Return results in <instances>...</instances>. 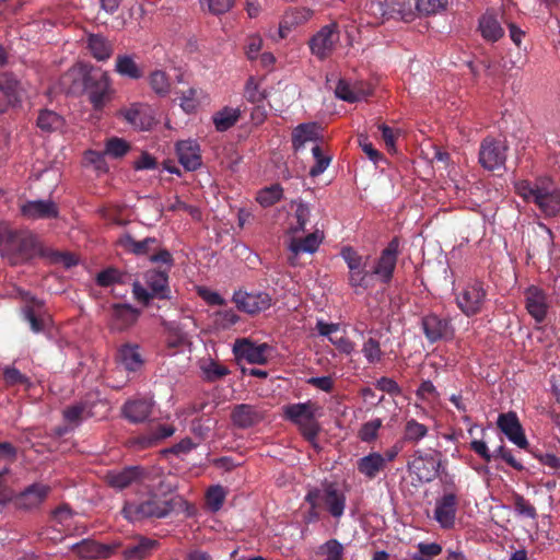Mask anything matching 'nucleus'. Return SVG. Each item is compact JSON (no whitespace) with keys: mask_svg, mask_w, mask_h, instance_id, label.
<instances>
[{"mask_svg":"<svg viewBox=\"0 0 560 560\" xmlns=\"http://www.w3.org/2000/svg\"><path fill=\"white\" fill-rule=\"evenodd\" d=\"M143 469L140 467H126L120 471L108 472L107 481L110 487L124 490V488L130 487L133 481L141 479Z\"/></svg>","mask_w":560,"mask_h":560,"instance_id":"38","label":"nucleus"},{"mask_svg":"<svg viewBox=\"0 0 560 560\" xmlns=\"http://www.w3.org/2000/svg\"><path fill=\"white\" fill-rule=\"evenodd\" d=\"M497 424L512 443L516 444L518 447H527V438L516 411L500 413Z\"/></svg>","mask_w":560,"mask_h":560,"instance_id":"18","label":"nucleus"},{"mask_svg":"<svg viewBox=\"0 0 560 560\" xmlns=\"http://www.w3.org/2000/svg\"><path fill=\"white\" fill-rule=\"evenodd\" d=\"M399 255L400 238H398V236H394L381 250L380 256L372 266V277H376V279H378L384 284L390 283L396 270Z\"/></svg>","mask_w":560,"mask_h":560,"instance_id":"10","label":"nucleus"},{"mask_svg":"<svg viewBox=\"0 0 560 560\" xmlns=\"http://www.w3.org/2000/svg\"><path fill=\"white\" fill-rule=\"evenodd\" d=\"M458 509V494L456 491H444L442 497L435 501L434 520L440 527L452 528L456 523V512Z\"/></svg>","mask_w":560,"mask_h":560,"instance_id":"17","label":"nucleus"},{"mask_svg":"<svg viewBox=\"0 0 560 560\" xmlns=\"http://www.w3.org/2000/svg\"><path fill=\"white\" fill-rule=\"evenodd\" d=\"M304 501L310 505L308 510L304 513V522L306 524L316 523L322 517V505L317 487H312L307 490Z\"/></svg>","mask_w":560,"mask_h":560,"instance_id":"47","label":"nucleus"},{"mask_svg":"<svg viewBox=\"0 0 560 560\" xmlns=\"http://www.w3.org/2000/svg\"><path fill=\"white\" fill-rule=\"evenodd\" d=\"M283 415L288 421L293 422L300 430L303 438L310 443H314L322 430L317 420L322 415L319 404L314 400L305 402L288 404L283 407Z\"/></svg>","mask_w":560,"mask_h":560,"instance_id":"4","label":"nucleus"},{"mask_svg":"<svg viewBox=\"0 0 560 560\" xmlns=\"http://www.w3.org/2000/svg\"><path fill=\"white\" fill-rule=\"evenodd\" d=\"M525 305L536 323H544L548 314V294L539 287H528L525 290Z\"/></svg>","mask_w":560,"mask_h":560,"instance_id":"19","label":"nucleus"},{"mask_svg":"<svg viewBox=\"0 0 560 560\" xmlns=\"http://www.w3.org/2000/svg\"><path fill=\"white\" fill-rule=\"evenodd\" d=\"M153 405V401L147 398L126 400L121 408L122 416L133 423L144 422L150 418Z\"/></svg>","mask_w":560,"mask_h":560,"instance_id":"28","label":"nucleus"},{"mask_svg":"<svg viewBox=\"0 0 560 560\" xmlns=\"http://www.w3.org/2000/svg\"><path fill=\"white\" fill-rule=\"evenodd\" d=\"M95 281L100 287H110L114 283H122L124 275L117 268H105L97 272Z\"/></svg>","mask_w":560,"mask_h":560,"instance_id":"57","label":"nucleus"},{"mask_svg":"<svg viewBox=\"0 0 560 560\" xmlns=\"http://www.w3.org/2000/svg\"><path fill=\"white\" fill-rule=\"evenodd\" d=\"M319 552L326 556L325 560H346L345 548L337 538H330L320 545Z\"/></svg>","mask_w":560,"mask_h":560,"instance_id":"52","label":"nucleus"},{"mask_svg":"<svg viewBox=\"0 0 560 560\" xmlns=\"http://www.w3.org/2000/svg\"><path fill=\"white\" fill-rule=\"evenodd\" d=\"M139 313L129 304H115L112 312V326L115 330H126L137 323Z\"/></svg>","mask_w":560,"mask_h":560,"instance_id":"35","label":"nucleus"},{"mask_svg":"<svg viewBox=\"0 0 560 560\" xmlns=\"http://www.w3.org/2000/svg\"><path fill=\"white\" fill-rule=\"evenodd\" d=\"M66 78L73 81L72 91H75L77 82L82 86L84 93L88 95L89 102L95 110L104 109L106 104L113 97V89L108 72L104 69L95 68L92 65L81 63L72 69H69Z\"/></svg>","mask_w":560,"mask_h":560,"instance_id":"1","label":"nucleus"},{"mask_svg":"<svg viewBox=\"0 0 560 560\" xmlns=\"http://www.w3.org/2000/svg\"><path fill=\"white\" fill-rule=\"evenodd\" d=\"M66 120L52 109H40L36 119V127L44 132H52L61 130Z\"/></svg>","mask_w":560,"mask_h":560,"instance_id":"43","label":"nucleus"},{"mask_svg":"<svg viewBox=\"0 0 560 560\" xmlns=\"http://www.w3.org/2000/svg\"><path fill=\"white\" fill-rule=\"evenodd\" d=\"M21 213L26 219L58 218V208L52 200H28L20 207Z\"/></svg>","mask_w":560,"mask_h":560,"instance_id":"30","label":"nucleus"},{"mask_svg":"<svg viewBox=\"0 0 560 560\" xmlns=\"http://www.w3.org/2000/svg\"><path fill=\"white\" fill-rule=\"evenodd\" d=\"M148 289L139 282L133 283V295L136 301L149 305L152 299H171L172 290L170 288L168 269H148L144 273Z\"/></svg>","mask_w":560,"mask_h":560,"instance_id":"6","label":"nucleus"},{"mask_svg":"<svg viewBox=\"0 0 560 560\" xmlns=\"http://www.w3.org/2000/svg\"><path fill=\"white\" fill-rule=\"evenodd\" d=\"M292 207H295V209L288 226V233L298 234L304 231L306 223H308L311 208L303 200H293Z\"/></svg>","mask_w":560,"mask_h":560,"instance_id":"39","label":"nucleus"},{"mask_svg":"<svg viewBox=\"0 0 560 560\" xmlns=\"http://www.w3.org/2000/svg\"><path fill=\"white\" fill-rule=\"evenodd\" d=\"M370 93L362 90V88L352 86L351 83L345 79H340L335 88V95L345 102H360V100L366 98Z\"/></svg>","mask_w":560,"mask_h":560,"instance_id":"45","label":"nucleus"},{"mask_svg":"<svg viewBox=\"0 0 560 560\" xmlns=\"http://www.w3.org/2000/svg\"><path fill=\"white\" fill-rule=\"evenodd\" d=\"M265 412L257 406L252 404H236L231 412L232 423L238 429H249V427L256 425L261 422Z\"/></svg>","mask_w":560,"mask_h":560,"instance_id":"22","label":"nucleus"},{"mask_svg":"<svg viewBox=\"0 0 560 560\" xmlns=\"http://www.w3.org/2000/svg\"><path fill=\"white\" fill-rule=\"evenodd\" d=\"M120 116L139 130H150L155 122L153 112L147 104H132L119 110Z\"/></svg>","mask_w":560,"mask_h":560,"instance_id":"21","label":"nucleus"},{"mask_svg":"<svg viewBox=\"0 0 560 560\" xmlns=\"http://www.w3.org/2000/svg\"><path fill=\"white\" fill-rule=\"evenodd\" d=\"M65 421L72 425H79L83 419L91 418L94 415L93 404L89 400H82L81 402L72 404L62 411Z\"/></svg>","mask_w":560,"mask_h":560,"instance_id":"40","label":"nucleus"},{"mask_svg":"<svg viewBox=\"0 0 560 560\" xmlns=\"http://www.w3.org/2000/svg\"><path fill=\"white\" fill-rule=\"evenodd\" d=\"M380 5L382 15L402 19L405 22H410L417 15L416 0H384Z\"/></svg>","mask_w":560,"mask_h":560,"instance_id":"27","label":"nucleus"},{"mask_svg":"<svg viewBox=\"0 0 560 560\" xmlns=\"http://www.w3.org/2000/svg\"><path fill=\"white\" fill-rule=\"evenodd\" d=\"M172 500L150 493L142 501H126L122 505V515L129 521L144 520V517H164L173 511Z\"/></svg>","mask_w":560,"mask_h":560,"instance_id":"5","label":"nucleus"},{"mask_svg":"<svg viewBox=\"0 0 560 560\" xmlns=\"http://www.w3.org/2000/svg\"><path fill=\"white\" fill-rule=\"evenodd\" d=\"M149 85L155 92V94L167 95L171 91V81L170 77L164 71H153L149 75Z\"/></svg>","mask_w":560,"mask_h":560,"instance_id":"51","label":"nucleus"},{"mask_svg":"<svg viewBox=\"0 0 560 560\" xmlns=\"http://www.w3.org/2000/svg\"><path fill=\"white\" fill-rule=\"evenodd\" d=\"M357 469L366 479H375L380 472L385 470L383 454L372 451V453L363 455L357 460Z\"/></svg>","mask_w":560,"mask_h":560,"instance_id":"33","label":"nucleus"},{"mask_svg":"<svg viewBox=\"0 0 560 560\" xmlns=\"http://www.w3.org/2000/svg\"><path fill=\"white\" fill-rule=\"evenodd\" d=\"M322 238L318 232L308 233V235L303 238H293L290 242L289 249L299 255L301 252H307L308 254H314L317 250Z\"/></svg>","mask_w":560,"mask_h":560,"instance_id":"46","label":"nucleus"},{"mask_svg":"<svg viewBox=\"0 0 560 560\" xmlns=\"http://www.w3.org/2000/svg\"><path fill=\"white\" fill-rule=\"evenodd\" d=\"M131 149V145L124 138L113 137L105 143V153L113 158L125 156Z\"/></svg>","mask_w":560,"mask_h":560,"instance_id":"53","label":"nucleus"},{"mask_svg":"<svg viewBox=\"0 0 560 560\" xmlns=\"http://www.w3.org/2000/svg\"><path fill=\"white\" fill-rule=\"evenodd\" d=\"M0 92L5 97L4 102L0 101L4 105V110L8 106H16L22 102V85L12 72L0 73Z\"/></svg>","mask_w":560,"mask_h":560,"instance_id":"26","label":"nucleus"},{"mask_svg":"<svg viewBox=\"0 0 560 560\" xmlns=\"http://www.w3.org/2000/svg\"><path fill=\"white\" fill-rule=\"evenodd\" d=\"M429 432V428L422 422L415 420V418H410L405 422V429L402 438L407 443H419V441L423 440Z\"/></svg>","mask_w":560,"mask_h":560,"instance_id":"49","label":"nucleus"},{"mask_svg":"<svg viewBox=\"0 0 560 560\" xmlns=\"http://www.w3.org/2000/svg\"><path fill=\"white\" fill-rule=\"evenodd\" d=\"M382 425L383 420H381V418H374V420L364 422L359 430V439L364 441V443H372V441L376 440L378 430Z\"/></svg>","mask_w":560,"mask_h":560,"instance_id":"55","label":"nucleus"},{"mask_svg":"<svg viewBox=\"0 0 560 560\" xmlns=\"http://www.w3.org/2000/svg\"><path fill=\"white\" fill-rule=\"evenodd\" d=\"M174 432L175 429L173 425L159 424L150 432L130 436V439L126 441V444L128 447L135 448L136 451H143V448L154 447V445L161 443L164 438L172 436Z\"/></svg>","mask_w":560,"mask_h":560,"instance_id":"20","label":"nucleus"},{"mask_svg":"<svg viewBox=\"0 0 560 560\" xmlns=\"http://www.w3.org/2000/svg\"><path fill=\"white\" fill-rule=\"evenodd\" d=\"M88 48L97 61H106L114 51L112 44L103 35L88 36Z\"/></svg>","mask_w":560,"mask_h":560,"instance_id":"42","label":"nucleus"},{"mask_svg":"<svg viewBox=\"0 0 560 560\" xmlns=\"http://www.w3.org/2000/svg\"><path fill=\"white\" fill-rule=\"evenodd\" d=\"M478 31L487 42H498L502 39L504 30L502 27V15L494 11H486L478 20Z\"/></svg>","mask_w":560,"mask_h":560,"instance_id":"25","label":"nucleus"},{"mask_svg":"<svg viewBox=\"0 0 560 560\" xmlns=\"http://www.w3.org/2000/svg\"><path fill=\"white\" fill-rule=\"evenodd\" d=\"M115 70L121 77H128L132 80H139V78L144 75V72L137 65L135 58L130 57V55H118L115 61Z\"/></svg>","mask_w":560,"mask_h":560,"instance_id":"44","label":"nucleus"},{"mask_svg":"<svg viewBox=\"0 0 560 560\" xmlns=\"http://www.w3.org/2000/svg\"><path fill=\"white\" fill-rule=\"evenodd\" d=\"M515 191L527 203L532 201L545 219L560 218V186L552 178L516 182Z\"/></svg>","mask_w":560,"mask_h":560,"instance_id":"2","label":"nucleus"},{"mask_svg":"<svg viewBox=\"0 0 560 560\" xmlns=\"http://www.w3.org/2000/svg\"><path fill=\"white\" fill-rule=\"evenodd\" d=\"M443 550L440 544H418V551L412 555V560H430L432 557L439 556Z\"/></svg>","mask_w":560,"mask_h":560,"instance_id":"60","label":"nucleus"},{"mask_svg":"<svg viewBox=\"0 0 560 560\" xmlns=\"http://www.w3.org/2000/svg\"><path fill=\"white\" fill-rule=\"evenodd\" d=\"M37 254V241L30 232L14 230L0 221V256L10 265H22Z\"/></svg>","mask_w":560,"mask_h":560,"instance_id":"3","label":"nucleus"},{"mask_svg":"<svg viewBox=\"0 0 560 560\" xmlns=\"http://www.w3.org/2000/svg\"><path fill=\"white\" fill-rule=\"evenodd\" d=\"M241 316L233 308H224L214 313V322L221 328H231L237 324Z\"/></svg>","mask_w":560,"mask_h":560,"instance_id":"62","label":"nucleus"},{"mask_svg":"<svg viewBox=\"0 0 560 560\" xmlns=\"http://www.w3.org/2000/svg\"><path fill=\"white\" fill-rule=\"evenodd\" d=\"M51 487L43 482H34L14 495L13 505L23 512H32V510L40 509L46 501Z\"/></svg>","mask_w":560,"mask_h":560,"instance_id":"15","label":"nucleus"},{"mask_svg":"<svg viewBox=\"0 0 560 560\" xmlns=\"http://www.w3.org/2000/svg\"><path fill=\"white\" fill-rule=\"evenodd\" d=\"M318 126L315 122L299 124L292 131V147L300 150L308 141H315L318 138Z\"/></svg>","mask_w":560,"mask_h":560,"instance_id":"41","label":"nucleus"},{"mask_svg":"<svg viewBox=\"0 0 560 560\" xmlns=\"http://www.w3.org/2000/svg\"><path fill=\"white\" fill-rule=\"evenodd\" d=\"M508 150L506 141L494 137H486L479 147L478 161L487 171H500L505 166Z\"/></svg>","mask_w":560,"mask_h":560,"instance_id":"11","label":"nucleus"},{"mask_svg":"<svg viewBox=\"0 0 560 560\" xmlns=\"http://www.w3.org/2000/svg\"><path fill=\"white\" fill-rule=\"evenodd\" d=\"M118 361L127 371H139L144 363L139 345L125 343L120 346Z\"/></svg>","mask_w":560,"mask_h":560,"instance_id":"37","label":"nucleus"},{"mask_svg":"<svg viewBox=\"0 0 560 560\" xmlns=\"http://www.w3.org/2000/svg\"><path fill=\"white\" fill-rule=\"evenodd\" d=\"M340 328V324L317 322L316 330L319 335L327 336L329 341L339 349L340 352L351 353L355 349V345L346 335L338 337L337 332Z\"/></svg>","mask_w":560,"mask_h":560,"instance_id":"31","label":"nucleus"},{"mask_svg":"<svg viewBox=\"0 0 560 560\" xmlns=\"http://www.w3.org/2000/svg\"><path fill=\"white\" fill-rule=\"evenodd\" d=\"M362 354L365 357L369 363L375 364L381 361L383 357V351L381 348L380 341L375 340V338H368L362 346L361 349Z\"/></svg>","mask_w":560,"mask_h":560,"instance_id":"56","label":"nucleus"},{"mask_svg":"<svg viewBox=\"0 0 560 560\" xmlns=\"http://www.w3.org/2000/svg\"><path fill=\"white\" fill-rule=\"evenodd\" d=\"M160 542L154 538L138 537L124 550V555L130 560H141L145 557L151 556L155 549H158Z\"/></svg>","mask_w":560,"mask_h":560,"instance_id":"36","label":"nucleus"},{"mask_svg":"<svg viewBox=\"0 0 560 560\" xmlns=\"http://www.w3.org/2000/svg\"><path fill=\"white\" fill-rule=\"evenodd\" d=\"M225 491L222 486H212L207 490V503L214 512L220 510L225 500Z\"/></svg>","mask_w":560,"mask_h":560,"instance_id":"64","label":"nucleus"},{"mask_svg":"<svg viewBox=\"0 0 560 560\" xmlns=\"http://www.w3.org/2000/svg\"><path fill=\"white\" fill-rule=\"evenodd\" d=\"M340 40V32L337 24L324 25L308 40V46L313 55L319 59L328 58L331 55L335 45Z\"/></svg>","mask_w":560,"mask_h":560,"instance_id":"16","label":"nucleus"},{"mask_svg":"<svg viewBox=\"0 0 560 560\" xmlns=\"http://www.w3.org/2000/svg\"><path fill=\"white\" fill-rule=\"evenodd\" d=\"M421 329L429 342L450 341L455 336V327L450 316L425 313L420 320Z\"/></svg>","mask_w":560,"mask_h":560,"instance_id":"13","label":"nucleus"},{"mask_svg":"<svg viewBox=\"0 0 560 560\" xmlns=\"http://www.w3.org/2000/svg\"><path fill=\"white\" fill-rule=\"evenodd\" d=\"M179 163L186 171H197L202 165L200 144L195 140H184L176 143Z\"/></svg>","mask_w":560,"mask_h":560,"instance_id":"24","label":"nucleus"},{"mask_svg":"<svg viewBox=\"0 0 560 560\" xmlns=\"http://www.w3.org/2000/svg\"><path fill=\"white\" fill-rule=\"evenodd\" d=\"M513 501L514 510L518 515L530 517L532 520L537 517V509L523 494L514 493Z\"/></svg>","mask_w":560,"mask_h":560,"instance_id":"59","label":"nucleus"},{"mask_svg":"<svg viewBox=\"0 0 560 560\" xmlns=\"http://www.w3.org/2000/svg\"><path fill=\"white\" fill-rule=\"evenodd\" d=\"M341 256L349 268V285L354 288V290H358V288L368 290L373 280L371 271L368 269V258L362 257V255L351 246L343 247L341 249Z\"/></svg>","mask_w":560,"mask_h":560,"instance_id":"9","label":"nucleus"},{"mask_svg":"<svg viewBox=\"0 0 560 560\" xmlns=\"http://www.w3.org/2000/svg\"><path fill=\"white\" fill-rule=\"evenodd\" d=\"M2 380L5 385L14 386V385H28L30 381L25 374L21 373L18 368L7 366L2 372Z\"/></svg>","mask_w":560,"mask_h":560,"instance_id":"61","label":"nucleus"},{"mask_svg":"<svg viewBox=\"0 0 560 560\" xmlns=\"http://www.w3.org/2000/svg\"><path fill=\"white\" fill-rule=\"evenodd\" d=\"M72 549L82 559H108L116 550L114 545L98 544L95 540L85 538L72 546Z\"/></svg>","mask_w":560,"mask_h":560,"instance_id":"29","label":"nucleus"},{"mask_svg":"<svg viewBox=\"0 0 560 560\" xmlns=\"http://www.w3.org/2000/svg\"><path fill=\"white\" fill-rule=\"evenodd\" d=\"M442 465L441 451H424L418 450L412 454L411 460L408 462V470L416 475L420 481H432L439 476V470Z\"/></svg>","mask_w":560,"mask_h":560,"instance_id":"12","label":"nucleus"},{"mask_svg":"<svg viewBox=\"0 0 560 560\" xmlns=\"http://www.w3.org/2000/svg\"><path fill=\"white\" fill-rule=\"evenodd\" d=\"M232 301L240 312L247 314L265 312L272 304V298L266 291L236 290L232 295Z\"/></svg>","mask_w":560,"mask_h":560,"instance_id":"14","label":"nucleus"},{"mask_svg":"<svg viewBox=\"0 0 560 560\" xmlns=\"http://www.w3.org/2000/svg\"><path fill=\"white\" fill-rule=\"evenodd\" d=\"M533 455L541 465L547 466L550 474H556L560 470V455L540 450L534 451Z\"/></svg>","mask_w":560,"mask_h":560,"instance_id":"58","label":"nucleus"},{"mask_svg":"<svg viewBox=\"0 0 560 560\" xmlns=\"http://www.w3.org/2000/svg\"><path fill=\"white\" fill-rule=\"evenodd\" d=\"M201 370L209 382H215V380L225 377L230 372L228 366L220 365V363L214 362V360L203 365Z\"/></svg>","mask_w":560,"mask_h":560,"instance_id":"63","label":"nucleus"},{"mask_svg":"<svg viewBox=\"0 0 560 560\" xmlns=\"http://www.w3.org/2000/svg\"><path fill=\"white\" fill-rule=\"evenodd\" d=\"M118 244L124 250L129 252L130 254L148 255L149 252L156 247L159 240L154 238V236H148L144 240L138 241L135 236L130 235V233H124L118 238Z\"/></svg>","mask_w":560,"mask_h":560,"instance_id":"34","label":"nucleus"},{"mask_svg":"<svg viewBox=\"0 0 560 560\" xmlns=\"http://www.w3.org/2000/svg\"><path fill=\"white\" fill-rule=\"evenodd\" d=\"M317 489L320 512H326L334 520L340 521L347 509V491L331 480H324Z\"/></svg>","mask_w":560,"mask_h":560,"instance_id":"7","label":"nucleus"},{"mask_svg":"<svg viewBox=\"0 0 560 560\" xmlns=\"http://www.w3.org/2000/svg\"><path fill=\"white\" fill-rule=\"evenodd\" d=\"M487 289L482 280H469L456 294L455 302L460 312L466 316H475L481 313L487 302Z\"/></svg>","mask_w":560,"mask_h":560,"instance_id":"8","label":"nucleus"},{"mask_svg":"<svg viewBox=\"0 0 560 560\" xmlns=\"http://www.w3.org/2000/svg\"><path fill=\"white\" fill-rule=\"evenodd\" d=\"M313 16V11L310 8L304 7H295L289 8L285 13L282 15V20L280 23V35L281 37H285L294 26L303 25V23L308 22Z\"/></svg>","mask_w":560,"mask_h":560,"instance_id":"32","label":"nucleus"},{"mask_svg":"<svg viewBox=\"0 0 560 560\" xmlns=\"http://www.w3.org/2000/svg\"><path fill=\"white\" fill-rule=\"evenodd\" d=\"M282 196V186L275 184L260 189L257 194L256 200L262 207H271V205H275L277 201L281 200Z\"/></svg>","mask_w":560,"mask_h":560,"instance_id":"50","label":"nucleus"},{"mask_svg":"<svg viewBox=\"0 0 560 560\" xmlns=\"http://www.w3.org/2000/svg\"><path fill=\"white\" fill-rule=\"evenodd\" d=\"M269 346L267 343L255 345L253 341L242 338L236 340L233 347L234 355L247 360L248 363L253 364H265L268 361L266 350Z\"/></svg>","mask_w":560,"mask_h":560,"instance_id":"23","label":"nucleus"},{"mask_svg":"<svg viewBox=\"0 0 560 560\" xmlns=\"http://www.w3.org/2000/svg\"><path fill=\"white\" fill-rule=\"evenodd\" d=\"M240 117L241 109L224 107L214 114V127L218 131H226L236 124Z\"/></svg>","mask_w":560,"mask_h":560,"instance_id":"48","label":"nucleus"},{"mask_svg":"<svg viewBox=\"0 0 560 560\" xmlns=\"http://www.w3.org/2000/svg\"><path fill=\"white\" fill-rule=\"evenodd\" d=\"M312 154L314 156L315 164L310 168L308 174L311 176H318L326 171L331 161V156L324 155L322 148L318 144L313 145Z\"/></svg>","mask_w":560,"mask_h":560,"instance_id":"54","label":"nucleus"}]
</instances>
